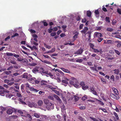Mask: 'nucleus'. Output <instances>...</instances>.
Here are the masks:
<instances>
[{"label": "nucleus", "mask_w": 121, "mask_h": 121, "mask_svg": "<svg viewBox=\"0 0 121 121\" xmlns=\"http://www.w3.org/2000/svg\"><path fill=\"white\" fill-rule=\"evenodd\" d=\"M112 89L114 94L111 93H110V96L113 99H119L120 97L118 95L119 94L116 88L114 87L112 88Z\"/></svg>", "instance_id": "obj_1"}, {"label": "nucleus", "mask_w": 121, "mask_h": 121, "mask_svg": "<svg viewBox=\"0 0 121 121\" xmlns=\"http://www.w3.org/2000/svg\"><path fill=\"white\" fill-rule=\"evenodd\" d=\"M83 51V48L81 47L75 52L74 54H77L78 55H81L82 54Z\"/></svg>", "instance_id": "obj_2"}, {"label": "nucleus", "mask_w": 121, "mask_h": 121, "mask_svg": "<svg viewBox=\"0 0 121 121\" xmlns=\"http://www.w3.org/2000/svg\"><path fill=\"white\" fill-rule=\"evenodd\" d=\"M16 112V110L13 108H9L7 111V113L8 114L10 115L13 112Z\"/></svg>", "instance_id": "obj_3"}, {"label": "nucleus", "mask_w": 121, "mask_h": 121, "mask_svg": "<svg viewBox=\"0 0 121 121\" xmlns=\"http://www.w3.org/2000/svg\"><path fill=\"white\" fill-rule=\"evenodd\" d=\"M24 85H25V87L26 89L27 92L28 93H30V91H28L29 90V89L30 87V85H29L28 83L25 84Z\"/></svg>", "instance_id": "obj_4"}, {"label": "nucleus", "mask_w": 121, "mask_h": 121, "mask_svg": "<svg viewBox=\"0 0 121 121\" xmlns=\"http://www.w3.org/2000/svg\"><path fill=\"white\" fill-rule=\"evenodd\" d=\"M73 78L74 79L73 82L74 84H73V85L75 87H78V81L75 78Z\"/></svg>", "instance_id": "obj_5"}, {"label": "nucleus", "mask_w": 121, "mask_h": 121, "mask_svg": "<svg viewBox=\"0 0 121 121\" xmlns=\"http://www.w3.org/2000/svg\"><path fill=\"white\" fill-rule=\"evenodd\" d=\"M90 91H91L93 94L95 95L98 96V95L96 92L94 90V89L93 88H91L90 89Z\"/></svg>", "instance_id": "obj_6"}, {"label": "nucleus", "mask_w": 121, "mask_h": 121, "mask_svg": "<svg viewBox=\"0 0 121 121\" xmlns=\"http://www.w3.org/2000/svg\"><path fill=\"white\" fill-rule=\"evenodd\" d=\"M32 72L35 73H36L38 72H39L38 70V68L37 67L34 68L33 69H32Z\"/></svg>", "instance_id": "obj_7"}, {"label": "nucleus", "mask_w": 121, "mask_h": 121, "mask_svg": "<svg viewBox=\"0 0 121 121\" xmlns=\"http://www.w3.org/2000/svg\"><path fill=\"white\" fill-rule=\"evenodd\" d=\"M48 82L42 80L40 82V84L42 86H43L47 85Z\"/></svg>", "instance_id": "obj_8"}, {"label": "nucleus", "mask_w": 121, "mask_h": 121, "mask_svg": "<svg viewBox=\"0 0 121 121\" xmlns=\"http://www.w3.org/2000/svg\"><path fill=\"white\" fill-rule=\"evenodd\" d=\"M95 35V37L100 38L102 36L101 34L100 33L98 32H96L94 34Z\"/></svg>", "instance_id": "obj_9"}, {"label": "nucleus", "mask_w": 121, "mask_h": 121, "mask_svg": "<svg viewBox=\"0 0 121 121\" xmlns=\"http://www.w3.org/2000/svg\"><path fill=\"white\" fill-rule=\"evenodd\" d=\"M60 69L61 70L65 72L68 73H70V71L67 69H65L63 68H61Z\"/></svg>", "instance_id": "obj_10"}, {"label": "nucleus", "mask_w": 121, "mask_h": 121, "mask_svg": "<svg viewBox=\"0 0 121 121\" xmlns=\"http://www.w3.org/2000/svg\"><path fill=\"white\" fill-rule=\"evenodd\" d=\"M40 69L41 70L39 72H40L41 73H45L46 74H47L48 72L47 71L44 70L43 68H41Z\"/></svg>", "instance_id": "obj_11"}, {"label": "nucleus", "mask_w": 121, "mask_h": 121, "mask_svg": "<svg viewBox=\"0 0 121 121\" xmlns=\"http://www.w3.org/2000/svg\"><path fill=\"white\" fill-rule=\"evenodd\" d=\"M18 100L20 101L19 103L22 104L24 105L26 104V103L25 102L23 101L22 99L19 98Z\"/></svg>", "instance_id": "obj_12"}, {"label": "nucleus", "mask_w": 121, "mask_h": 121, "mask_svg": "<svg viewBox=\"0 0 121 121\" xmlns=\"http://www.w3.org/2000/svg\"><path fill=\"white\" fill-rule=\"evenodd\" d=\"M54 96L56 99L58 100L60 103L61 102V100L58 96L56 95H54Z\"/></svg>", "instance_id": "obj_13"}, {"label": "nucleus", "mask_w": 121, "mask_h": 121, "mask_svg": "<svg viewBox=\"0 0 121 121\" xmlns=\"http://www.w3.org/2000/svg\"><path fill=\"white\" fill-rule=\"evenodd\" d=\"M29 89L31 91H35L36 92H38L39 91L35 89H34V88L33 87H30Z\"/></svg>", "instance_id": "obj_14"}, {"label": "nucleus", "mask_w": 121, "mask_h": 121, "mask_svg": "<svg viewBox=\"0 0 121 121\" xmlns=\"http://www.w3.org/2000/svg\"><path fill=\"white\" fill-rule=\"evenodd\" d=\"M25 85L24 84H22L21 86V90L22 92H24L25 91V90L24 89Z\"/></svg>", "instance_id": "obj_15"}, {"label": "nucleus", "mask_w": 121, "mask_h": 121, "mask_svg": "<svg viewBox=\"0 0 121 121\" xmlns=\"http://www.w3.org/2000/svg\"><path fill=\"white\" fill-rule=\"evenodd\" d=\"M22 116H23L25 117H28L29 119H31V120L32 119V117L29 114H27L25 116H24L22 115Z\"/></svg>", "instance_id": "obj_16"}, {"label": "nucleus", "mask_w": 121, "mask_h": 121, "mask_svg": "<svg viewBox=\"0 0 121 121\" xmlns=\"http://www.w3.org/2000/svg\"><path fill=\"white\" fill-rule=\"evenodd\" d=\"M94 99H95V100H96V101H98L99 102H100L99 103V104H101L102 105H104V103L101 101H100L97 98H93Z\"/></svg>", "instance_id": "obj_17"}, {"label": "nucleus", "mask_w": 121, "mask_h": 121, "mask_svg": "<svg viewBox=\"0 0 121 121\" xmlns=\"http://www.w3.org/2000/svg\"><path fill=\"white\" fill-rule=\"evenodd\" d=\"M28 106L30 107H32L34 106V105H35L34 103L33 102L31 103L29 102L28 104Z\"/></svg>", "instance_id": "obj_18"}, {"label": "nucleus", "mask_w": 121, "mask_h": 121, "mask_svg": "<svg viewBox=\"0 0 121 121\" xmlns=\"http://www.w3.org/2000/svg\"><path fill=\"white\" fill-rule=\"evenodd\" d=\"M61 111L62 112H65V111L64 110H65V106L64 104H63L61 107Z\"/></svg>", "instance_id": "obj_19"}, {"label": "nucleus", "mask_w": 121, "mask_h": 121, "mask_svg": "<svg viewBox=\"0 0 121 121\" xmlns=\"http://www.w3.org/2000/svg\"><path fill=\"white\" fill-rule=\"evenodd\" d=\"M41 61L42 62H43L44 63L47 64H51V63L50 62L48 61L47 60H41Z\"/></svg>", "instance_id": "obj_20"}, {"label": "nucleus", "mask_w": 121, "mask_h": 121, "mask_svg": "<svg viewBox=\"0 0 121 121\" xmlns=\"http://www.w3.org/2000/svg\"><path fill=\"white\" fill-rule=\"evenodd\" d=\"M37 104L39 106H41L43 104V102L42 101L39 100L38 101Z\"/></svg>", "instance_id": "obj_21"}, {"label": "nucleus", "mask_w": 121, "mask_h": 121, "mask_svg": "<svg viewBox=\"0 0 121 121\" xmlns=\"http://www.w3.org/2000/svg\"><path fill=\"white\" fill-rule=\"evenodd\" d=\"M91 12L90 11H88L87 12L86 15H87L89 17H90L91 16Z\"/></svg>", "instance_id": "obj_22"}, {"label": "nucleus", "mask_w": 121, "mask_h": 121, "mask_svg": "<svg viewBox=\"0 0 121 121\" xmlns=\"http://www.w3.org/2000/svg\"><path fill=\"white\" fill-rule=\"evenodd\" d=\"M117 47H121V42L119 41H117Z\"/></svg>", "instance_id": "obj_23"}, {"label": "nucleus", "mask_w": 121, "mask_h": 121, "mask_svg": "<svg viewBox=\"0 0 121 121\" xmlns=\"http://www.w3.org/2000/svg\"><path fill=\"white\" fill-rule=\"evenodd\" d=\"M114 73L116 74H118L120 72L119 70L118 69H115L114 70Z\"/></svg>", "instance_id": "obj_24"}, {"label": "nucleus", "mask_w": 121, "mask_h": 121, "mask_svg": "<svg viewBox=\"0 0 121 121\" xmlns=\"http://www.w3.org/2000/svg\"><path fill=\"white\" fill-rule=\"evenodd\" d=\"M19 73H13L12 76V77L13 78H14L15 77H16L18 75H19Z\"/></svg>", "instance_id": "obj_25"}, {"label": "nucleus", "mask_w": 121, "mask_h": 121, "mask_svg": "<svg viewBox=\"0 0 121 121\" xmlns=\"http://www.w3.org/2000/svg\"><path fill=\"white\" fill-rule=\"evenodd\" d=\"M14 87L17 89H19V85L18 83H16L14 84Z\"/></svg>", "instance_id": "obj_26"}, {"label": "nucleus", "mask_w": 121, "mask_h": 121, "mask_svg": "<svg viewBox=\"0 0 121 121\" xmlns=\"http://www.w3.org/2000/svg\"><path fill=\"white\" fill-rule=\"evenodd\" d=\"M72 79L73 80H70L69 81V83L71 85H73V84H74V79L73 78H72Z\"/></svg>", "instance_id": "obj_27"}, {"label": "nucleus", "mask_w": 121, "mask_h": 121, "mask_svg": "<svg viewBox=\"0 0 121 121\" xmlns=\"http://www.w3.org/2000/svg\"><path fill=\"white\" fill-rule=\"evenodd\" d=\"M78 34V33H77V34H75L73 37V41L76 40V39L77 38V36Z\"/></svg>", "instance_id": "obj_28"}, {"label": "nucleus", "mask_w": 121, "mask_h": 121, "mask_svg": "<svg viewBox=\"0 0 121 121\" xmlns=\"http://www.w3.org/2000/svg\"><path fill=\"white\" fill-rule=\"evenodd\" d=\"M113 114L115 115V117L116 119L118 120V119L119 118H118V116L117 114V113H116L115 112H113Z\"/></svg>", "instance_id": "obj_29"}, {"label": "nucleus", "mask_w": 121, "mask_h": 121, "mask_svg": "<svg viewBox=\"0 0 121 121\" xmlns=\"http://www.w3.org/2000/svg\"><path fill=\"white\" fill-rule=\"evenodd\" d=\"M89 88V86H88L86 85L84 86L83 87H82V89L84 90H85L87 89H88Z\"/></svg>", "instance_id": "obj_30"}, {"label": "nucleus", "mask_w": 121, "mask_h": 121, "mask_svg": "<svg viewBox=\"0 0 121 121\" xmlns=\"http://www.w3.org/2000/svg\"><path fill=\"white\" fill-rule=\"evenodd\" d=\"M101 81L104 84H106V80L104 79L101 78Z\"/></svg>", "instance_id": "obj_31"}, {"label": "nucleus", "mask_w": 121, "mask_h": 121, "mask_svg": "<svg viewBox=\"0 0 121 121\" xmlns=\"http://www.w3.org/2000/svg\"><path fill=\"white\" fill-rule=\"evenodd\" d=\"M55 48H52L51 50L48 52H47V53H50L53 52L55 51Z\"/></svg>", "instance_id": "obj_32"}, {"label": "nucleus", "mask_w": 121, "mask_h": 121, "mask_svg": "<svg viewBox=\"0 0 121 121\" xmlns=\"http://www.w3.org/2000/svg\"><path fill=\"white\" fill-rule=\"evenodd\" d=\"M7 56H12L13 55V53H12L7 52L6 53Z\"/></svg>", "instance_id": "obj_33"}, {"label": "nucleus", "mask_w": 121, "mask_h": 121, "mask_svg": "<svg viewBox=\"0 0 121 121\" xmlns=\"http://www.w3.org/2000/svg\"><path fill=\"white\" fill-rule=\"evenodd\" d=\"M83 59H78L77 60H76V62H78L79 63H81L83 61Z\"/></svg>", "instance_id": "obj_34"}, {"label": "nucleus", "mask_w": 121, "mask_h": 121, "mask_svg": "<svg viewBox=\"0 0 121 121\" xmlns=\"http://www.w3.org/2000/svg\"><path fill=\"white\" fill-rule=\"evenodd\" d=\"M87 96L86 95H84V96L82 98V100L84 101L86 99H87Z\"/></svg>", "instance_id": "obj_35"}, {"label": "nucleus", "mask_w": 121, "mask_h": 121, "mask_svg": "<svg viewBox=\"0 0 121 121\" xmlns=\"http://www.w3.org/2000/svg\"><path fill=\"white\" fill-rule=\"evenodd\" d=\"M12 73L11 71H5L4 73L7 75H9L11 74Z\"/></svg>", "instance_id": "obj_36"}, {"label": "nucleus", "mask_w": 121, "mask_h": 121, "mask_svg": "<svg viewBox=\"0 0 121 121\" xmlns=\"http://www.w3.org/2000/svg\"><path fill=\"white\" fill-rule=\"evenodd\" d=\"M17 96L18 97H22V96L20 93V92H17Z\"/></svg>", "instance_id": "obj_37"}, {"label": "nucleus", "mask_w": 121, "mask_h": 121, "mask_svg": "<svg viewBox=\"0 0 121 121\" xmlns=\"http://www.w3.org/2000/svg\"><path fill=\"white\" fill-rule=\"evenodd\" d=\"M80 85L83 87L85 85V83L83 82H81L80 83Z\"/></svg>", "instance_id": "obj_38"}, {"label": "nucleus", "mask_w": 121, "mask_h": 121, "mask_svg": "<svg viewBox=\"0 0 121 121\" xmlns=\"http://www.w3.org/2000/svg\"><path fill=\"white\" fill-rule=\"evenodd\" d=\"M47 74L48 75L52 78H53V75L50 72L48 73V72Z\"/></svg>", "instance_id": "obj_39"}, {"label": "nucleus", "mask_w": 121, "mask_h": 121, "mask_svg": "<svg viewBox=\"0 0 121 121\" xmlns=\"http://www.w3.org/2000/svg\"><path fill=\"white\" fill-rule=\"evenodd\" d=\"M107 31L112 32L113 31V29L111 28H107Z\"/></svg>", "instance_id": "obj_40"}, {"label": "nucleus", "mask_w": 121, "mask_h": 121, "mask_svg": "<svg viewBox=\"0 0 121 121\" xmlns=\"http://www.w3.org/2000/svg\"><path fill=\"white\" fill-rule=\"evenodd\" d=\"M90 118L92 119L93 121H98V120L96 118H94L92 117H90Z\"/></svg>", "instance_id": "obj_41"}, {"label": "nucleus", "mask_w": 121, "mask_h": 121, "mask_svg": "<svg viewBox=\"0 0 121 121\" xmlns=\"http://www.w3.org/2000/svg\"><path fill=\"white\" fill-rule=\"evenodd\" d=\"M106 21L108 22H110V21L109 20V17H107L105 18Z\"/></svg>", "instance_id": "obj_42"}, {"label": "nucleus", "mask_w": 121, "mask_h": 121, "mask_svg": "<svg viewBox=\"0 0 121 121\" xmlns=\"http://www.w3.org/2000/svg\"><path fill=\"white\" fill-rule=\"evenodd\" d=\"M102 7L103 8H102V9L105 12L107 11V9L104 7V5Z\"/></svg>", "instance_id": "obj_43"}, {"label": "nucleus", "mask_w": 121, "mask_h": 121, "mask_svg": "<svg viewBox=\"0 0 121 121\" xmlns=\"http://www.w3.org/2000/svg\"><path fill=\"white\" fill-rule=\"evenodd\" d=\"M91 69L93 71H96L97 72H98V71L97 69H96L95 67H91Z\"/></svg>", "instance_id": "obj_44"}, {"label": "nucleus", "mask_w": 121, "mask_h": 121, "mask_svg": "<svg viewBox=\"0 0 121 121\" xmlns=\"http://www.w3.org/2000/svg\"><path fill=\"white\" fill-rule=\"evenodd\" d=\"M19 35V34L17 33H15L11 37V38H12L13 37H14L15 36H18Z\"/></svg>", "instance_id": "obj_45"}, {"label": "nucleus", "mask_w": 121, "mask_h": 121, "mask_svg": "<svg viewBox=\"0 0 121 121\" xmlns=\"http://www.w3.org/2000/svg\"><path fill=\"white\" fill-rule=\"evenodd\" d=\"M27 74L26 73H24L22 77L25 78H27Z\"/></svg>", "instance_id": "obj_46"}, {"label": "nucleus", "mask_w": 121, "mask_h": 121, "mask_svg": "<svg viewBox=\"0 0 121 121\" xmlns=\"http://www.w3.org/2000/svg\"><path fill=\"white\" fill-rule=\"evenodd\" d=\"M110 79L112 80L113 81H114L115 78L113 75H112L111 76Z\"/></svg>", "instance_id": "obj_47"}, {"label": "nucleus", "mask_w": 121, "mask_h": 121, "mask_svg": "<svg viewBox=\"0 0 121 121\" xmlns=\"http://www.w3.org/2000/svg\"><path fill=\"white\" fill-rule=\"evenodd\" d=\"M4 94V91H0V95H3Z\"/></svg>", "instance_id": "obj_48"}, {"label": "nucleus", "mask_w": 121, "mask_h": 121, "mask_svg": "<svg viewBox=\"0 0 121 121\" xmlns=\"http://www.w3.org/2000/svg\"><path fill=\"white\" fill-rule=\"evenodd\" d=\"M117 11L120 14H121V10L119 8L117 9Z\"/></svg>", "instance_id": "obj_49"}, {"label": "nucleus", "mask_w": 121, "mask_h": 121, "mask_svg": "<svg viewBox=\"0 0 121 121\" xmlns=\"http://www.w3.org/2000/svg\"><path fill=\"white\" fill-rule=\"evenodd\" d=\"M74 99L76 101H78V100L79 99V98L78 97L76 96H74Z\"/></svg>", "instance_id": "obj_50"}, {"label": "nucleus", "mask_w": 121, "mask_h": 121, "mask_svg": "<svg viewBox=\"0 0 121 121\" xmlns=\"http://www.w3.org/2000/svg\"><path fill=\"white\" fill-rule=\"evenodd\" d=\"M95 13L96 15H98L99 14V12L98 9L96 10L95 11Z\"/></svg>", "instance_id": "obj_51"}, {"label": "nucleus", "mask_w": 121, "mask_h": 121, "mask_svg": "<svg viewBox=\"0 0 121 121\" xmlns=\"http://www.w3.org/2000/svg\"><path fill=\"white\" fill-rule=\"evenodd\" d=\"M103 40V39L102 38H99L97 40L99 42H100L102 40Z\"/></svg>", "instance_id": "obj_52"}, {"label": "nucleus", "mask_w": 121, "mask_h": 121, "mask_svg": "<svg viewBox=\"0 0 121 121\" xmlns=\"http://www.w3.org/2000/svg\"><path fill=\"white\" fill-rule=\"evenodd\" d=\"M44 45L45 47L48 49L50 48H51V46H50L47 45L45 44Z\"/></svg>", "instance_id": "obj_53"}, {"label": "nucleus", "mask_w": 121, "mask_h": 121, "mask_svg": "<svg viewBox=\"0 0 121 121\" xmlns=\"http://www.w3.org/2000/svg\"><path fill=\"white\" fill-rule=\"evenodd\" d=\"M37 65V64L35 63H31V64H29V65L30 66H35L36 65Z\"/></svg>", "instance_id": "obj_54"}, {"label": "nucleus", "mask_w": 121, "mask_h": 121, "mask_svg": "<svg viewBox=\"0 0 121 121\" xmlns=\"http://www.w3.org/2000/svg\"><path fill=\"white\" fill-rule=\"evenodd\" d=\"M112 40H108L107 41V43L109 44H112Z\"/></svg>", "instance_id": "obj_55"}, {"label": "nucleus", "mask_w": 121, "mask_h": 121, "mask_svg": "<svg viewBox=\"0 0 121 121\" xmlns=\"http://www.w3.org/2000/svg\"><path fill=\"white\" fill-rule=\"evenodd\" d=\"M99 109H100L102 110L104 112H107L106 109H103L101 108H100Z\"/></svg>", "instance_id": "obj_56"}, {"label": "nucleus", "mask_w": 121, "mask_h": 121, "mask_svg": "<svg viewBox=\"0 0 121 121\" xmlns=\"http://www.w3.org/2000/svg\"><path fill=\"white\" fill-rule=\"evenodd\" d=\"M115 52L117 53L118 55H119L120 54V52H119L118 51V50H115Z\"/></svg>", "instance_id": "obj_57"}, {"label": "nucleus", "mask_w": 121, "mask_h": 121, "mask_svg": "<svg viewBox=\"0 0 121 121\" xmlns=\"http://www.w3.org/2000/svg\"><path fill=\"white\" fill-rule=\"evenodd\" d=\"M34 116L36 117L39 118V117L40 116L37 113H35L34 114Z\"/></svg>", "instance_id": "obj_58"}, {"label": "nucleus", "mask_w": 121, "mask_h": 121, "mask_svg": "<svg viewBox=\"0 0 121 121\" xmlns=\"http://www.w3.org/2000/svg\"><path fill=\"white\" fill-rule=\"evenodd\" d=\"M78 119L80 120L81 121H83L84 120V118L81 117H79L78 118Z\"/></svg>", "instance_id": "obj_59"}, {"label": "nucleus", "mask_w": 121, "mask_h": 121, "mask_svg": "<svg viewBox=\"0 0 121 121\" xmlns=\"http://www.w3.org/2000/svg\"><path fill=\"white\" fill-rule=\"evenodd\" d=\"M51 35L52 36H54L56 35V32H52L51 34Z\"/></svg>", "instance_id": "obj_60"}, {"label": "nucleus", "mask_w": 121, "mask_h": 121, "mask_svg": "<svg viewBox=\"0 0 121 121\" xmlns=\"http://www.w3.org/2000/svg\"><path fill=\"white\" fill-rule=\"evenodd\" d=\"M62 82L66 84H68V81H67L65 80H62Z\"/></svg>", "instance_id": "obj_61"}, {"label": "nucleus", "mask_w": 121, "mask_h": 121, "mask_svg": "<svg viewBox=\"0 0 121 121\" xmlns=\"http://www.w3.org/2000/svg\"><path fill=\"white\" fill-rule=\"evenodd\" d=\"M100 57L98 55H96L95 57V59L97 60H99L100 59Z\"/></svg>", "instance_id": "obj_62"}, {"label": "nucleus", "mask_w": 121, "mask_h": 121, "mask_svg": "<svg viewBox=\"0 0 121 121\" xmlns=\"http://www.w3.org/2000/svg\"><path fill=\"white\" fill-rule=\"evenodd\" d=\"M30 32L31 33H36V31L32 29H31L30 30Z\"/></svg>", "instance_id": "obj_63"}, {"label": "nucleus", "mask_w": 121, "mask_h": 121, "mask_svg": "<svg viewBox=\"0 0 121 121\" xmlns=\"http://www.w3.org/2000/svg\"><path fill=\"white\" fill-rule=\"evenodd\" d=\"M10 62L11 63L15 65L17 64L16 62L13 60H11L10 61Z\"/></svg>", "instance_id": "obj_64"}]
</instances>
